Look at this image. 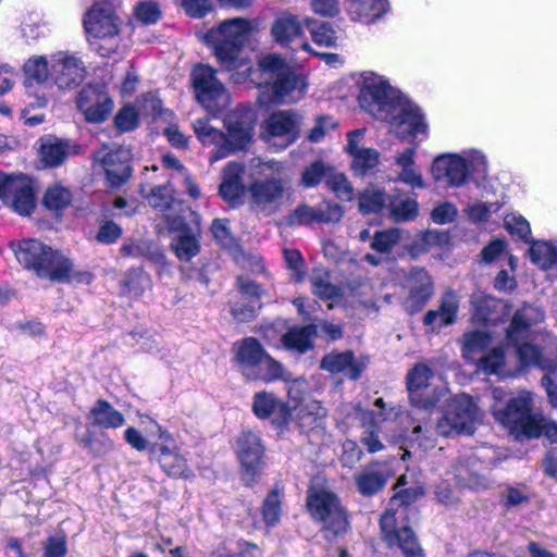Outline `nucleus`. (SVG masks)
I'll use <instances>...</instances> for the list:
<instances>
[{"mask_svg":"<svg viewBox=\"0 0 557 557\" xmlns=\"http://www.w3.org/2000/svg\"><path fill=\"white\" fill-rule=\"evenodd\" d=\"M0 199L20 215H30L36 208V185L23 173H0Z\"/></svg>","mask_w":557,"mask_h":557,"instance_id":"f3484780","label":"nucleus"},{"mask_svg":"<svg viewBox=\"0 0 557 557\" xmlns=\"http://www.w3.org/2000/svg\"><path fill=\"white\" fill-rule=\"evenodd\" d=\"M253 27L249 20L235 17L225 20L205 35V41L214 49L220 63L234 72L246 61L242 47L249 39Z\"/></svg>","mask_w":557,"mask_h":557,"instance_id":"423d86ee","label":"nucleus"},{"mask_svg":"<svg viewBox=\"0 0 557 557\" xmlns=\"http://www.w3.org/2000/svg\"><path fill=\"white\" fill-rule=\"evenodd\" d=\"M539 422L535 423V426L537 429V435H527L528 438H537L542 435L547 437V440L553 443L557 444V424L544 417L541 412L539 414Z\"/></svg>","mask_w":557,"mask_h":557,"instance_id":"338daca9","label":"nucleus"},{"mask_svg":"<svg viewBox=\"0 0 557 557\" xmlns=\"http://www.w3.org/2000/svg\"><path fill=\"white\" fill-rule=\"evenodd\" d=\"M84 28L90 48L98 54L109 57L116 51L120 23L110 4H94L84 16Z\"/></svg>","mask_w":557,"mask_h":557,"instance_id":"6e6552de","label":"nucleus"},{"mask_svg":"<svg viewBox=\"0 0 557 557\" xmlns=\"http://www.w3.org/2000/svg\"><path fill=\"white\" fill-rule=\"evenodd\" d=\"M391 215L396 222L414 220L419 213V206L416 199L400 197L389 200Z\"/></svg>","mask_w":557,"mask_h":557,"instance_id":"a18cd8bd","label":"nucleus"},{"mask_svg":"<svg viewBox=\"0 0 557 557\" xmlns=\"http://www.w3.org/2000/svg\"><path fill=\"white\" fill-rule=\"evenodd\" d=\"M79 146L69 139L47 136L39 140L38 156L47 168H57L66 159L79 153Z\"/></svg>","mask_w":557,"mask_h":557,"instance_id":"c85d7f7f","label":"nucleus"},{"mask_svg":"<svg viewBox=\"0 0 557 557\" xmlns=\"http://www.w3.org/2000/svg\"><path fill=\"white\" fill-rule=\"evenodd\" d=\"M310 281L313 294L321 299H335L339 296V289L336 285L332 284L327 271L321 269L314 270Z\"/></svg>","mask_w":557,"mask_h":557,"instance_id":"49530a36","label":"nucleus"},{"mask_svg":"<svg viewBox=\"0 0 557 557\" xmlns=\"http://www.w3.org/2000/svg\"><path fill=\"white\" fill-rule=\"evenodd\" d=\"M386 200L384 193L368 188L359 197V209L362 213H376L383 209Z\"/></svg>","mask_w":557,"mask_h":557,"instance_id":"5fc2aeb1","label":"nucleus"},{"mask_svg":"<svg viewBox=\"0 0 557 557\" xmlns=\"http://www.w3.org/2000/svg\"><path fill=\"white\" fill-rule=\"evenodd\" d=\"M456 480L462 487H468L473 491H481L487 488L491 483L483 475L479 474L475 469V462L472 458L459 461L456 473Z\"/></svg>","mask_w":557,"mask_h":557,"instance_id":"ea45409f","label":"nucleus"},{"mask_svg":"<svg viewBox=\"0 0 557 557\" xmlns=\"http://www.w3.org/2000/svg\"><path fill=\"white\" fill-rule=\"evenodd\" d=\"M305 25L309 29L314 44L324 47H335L338 36L337 33L325 22H318L306 17Z\"/></svg>","mask_w":557,"mask_h":557,"instance_id":"37998d69","label":"nucleus"},{"mask_svg":"<svg viewBox=\"0 0 557 557\" xmlns=\"http://www.w3.org/2000/svg\"><path fill=\"white\" fill-rule=\"evenodd\" d=\"M191 83L197 101L207 112L216 114L227 107L230 95L212 67L196 65L191 72Z\"/></svg>","mask_w":557,"mask_h":557,"instance_id":"4468645a","label":"nucleus"},{"mask_svg":"<svg viewBox=\"0 0 557 557\" xmlns=\"http://www.w3.org/2000/svg\"><path fill=\"white\" fill-rule=\"evenodd\" d=\"M393 442L417 443L418 446L423 450H428L435 446V441L430 432L429 426L426 424L422 425L420 422L413 425L410 434L400 433L397 436H393Z\"/></svg>","mask_w":557,"mask_h":557,"instance_id":"de8ad7c7","label":"nucleus"},{"mask_svg":"<svg viewBox=\"0 0 557 557\" xmlns=\"http://www.w3.org/2000/svg\"><path fill=\"white\" fill-rule=\"evenodd\" d=\"M189 214L193 216L189 224L185 222V215L172 216L171 213L166 215L165 228L173 234L171 248L182 261H189L200 251V226L197 215L193 212Z\"/></svg>","mask_w":557,"mask_h":557,"instance_id":"6ab92c4d","label":"nucleus"},{"mask_svg":"<svg viewBox=\"0 0 557 557\" xmlns=\"http://www.w3.org/2000/svg\"><path fill=\"white\" fill-rule=\"evenodd\" d=\"M459 301L453 290L446 292L441 300L438 310H430L424 317V323L432 329H441L455 322L458 313Z\"/></svg>","mask_w":557,"mask_h":557,"instance_id":"c9c22d12","label":"nucleus"},{"mask_svg":"<svg viewBox=\"0 0 557 557\" xmlns=\"http://www.w3.org/2000/svg\"><path fill=\"white\" fill-rule=\"evenodd\" d=\"M39 277L54 282L89 283L91 275L88 272H76L72 261L61 251L49 248L42 265L39 268Z\"/></svg>","mask_w":557,"mask_h":557,"instance_id":"5701e85b","label":"nucleus"},{"mask_svg":"<svg viewBox=\"0 0 557 557\" xmlns=\"http://www.w3.org/2000/svg\"><path fill=\"white\" fill-rule=\"evenodd\" d=\"M244 166L238 162H228L222 172L220 195L231 206L235 207L243 202L245 185L243 182Z\"/></svg>","mask_w":557,"mask_h":557,"instance_id":"473e14b6","label":"nucleus"},{"mask_svg":"<svg viewBox=\"0 0 557 557\" xmlns=\"http://www.w3.org/2000/svg\"><path fill=\"white\" fill-rule=\"evenodd\" d=\"M131 158V150L122 146H103L96 153V160L103 168L107 180L112 186H119L129 177Z\"/></svg>","mask_w":557,"mask_h":557,"instance_id":"4be33fe9","label":"nucleus"},{"mask_svg":"<svg viewBox=\"0 0 557 557\" xmlns=\"http://www.w3.org/2000/svg\"><path fill=\"white\" fill-rule=\"evenodd\" d=\"M487 169L486 156L481 150L467 149L435 157L431 175L437 184L457 188L465 186L474 176H484Z\"/></svg>","mask_w":557,"mask_h":557,"instance_id":"39448f33","label":"nucleus"},{"mask_svg":"<svg viewBox=\"0 0 557 557\" xmlns=\"http://www.w3.org/2000/svg\"><path fill=\"white\" fill-rule=\"evenodd\" d=\"M296 417L304 428H310L325 417V409L317 400L309 399L295 407Z\"/></svg>","mask_w":557,"mask_h":557,"instance_id":"09e8293b","label":"nucleus"},{"mask_svg":"<svg viewBox=\"0 0 557 557\" xmlns=\"http://www.w3.org/2000/svg\"><path fill=\"white\" fill-rule=\"evenodd\" d=\"M319 210L315 207H310L308 205L298 206L293 213L288 216V224H310L312 222H318Z\"/></svg>","mask_w":557,"mask_h":557,"instance_id":"052dcab7","label":"nucleus"},{"mask_svg":"<svg viewBox=\"0 0 557 557\" xmlns=\"http://www.w3.org/2000/svg\"><path fill=\"white\" fill-rule=\"evenodd\" d=\"M91 423L103 429H117L125 423L124 416L106 400H97L89 412Z\"/></svg>","mask_w":557,"mask_h":557,"instance_id":"58836bf2","label":"nucleus"},{"mask_svg":"<svg viewBox=\"0 0 557 557\" xmlns=\"http://www.w3.org/2000/svg\"><path fill=\"white\" fill-rule=\"evenodd\" d=\"M422 492L419 488L403 490L389 500L388 507L381 518V532L388 547H398L405 557H424L423 550L412 530L408 527L411 512L409 504L414 502Z\"/></svg>","mask_w":557,"mask_h":557,"instance_id":"20e7f679","label":"nucleus"},{"mask_svg":"<svg viewBox=\"0 0 557 557\" xmlns=\"http://www.w3.org/2000/svg\"><path fill=\"white\" fill-rule=\"evenodd\" d=\"M67 554L66 536L55 534L49 536L44 546V557H65Z\"/></svg>","mask_w":557,"mask_h":557,"instance_id":"e2e57ef3","label":"nucleus"},{"mask_svg":"<svg viewBox=\"0 0 557 557\" xmlns=\"http://www.w3.org/2000/svg\"><path fill=\"white\" fill-rule=\"evenodd\" d=\"M262 519L268 528L275 527L282 516V496L274 490L264 498L261 507Z\"/></svg>","mask_w":557,"mask_h":557,"instance_id":"8fccbe9b","label":"nucleus"},{"mask_svg":"<svg viewBox=\"0 0 557 557\" xmlns=\"http://www.w3.org/2000/svg\"><path fill=\"white\" fill-rule=\"evenodd\" d=\"M386 0H346V11L355 21L372 23L387 11Z\"/></svg>","mask_w":557,"mask_h":557,"instance_id":"e433bc0d","label":"nucleus"},{"mask_svg":"<svg viewBox=\"0 0 557 557\" xmlns=\"http://www.w3.org/2000/svg\"><path fill=\"white\" fill-rule=\"evenodd\" d=\"M492 343V335L485 330L468 332L463 336L462 357L476 364V370L484 374L510 375L511 371L506 369L504 348L487 350Z\"/></svg>","mask_w":557,"mask_h":557,"instance_id":"9d476101","label":"nucleus"},{"mask_svg":"<svg viewBox=\"0 0 557 557\" xmlns=\"http://www.w3.org/2000/svg\"><path fill=\"white\" fill-rule=\"evenodd\" d=\"M236 359L242 367L243 373L250 379L258 364L264 360L265 350L253 337H247L235 344Z\"/></svg>","mask_w":557,"mask_h":557,"instance_id":"72a5a7b5","label":"nucleus"},{"mask_svg":"<svg viewBox=\"0 0 557 557\" xmlns=\"http://www.w3.org/2000/svg\"><path fill=\"white\" fill-rule=\"evenodd\" d=\"M238 286L243 296L249 298V300L244 306L234 305L232 314L238 321H249L255 315L257 308L260 307L258 300L262 297V290L257 284L243 277L238 280Z\"/></svg>","mask_w":557,"mask_h":557,"instance_id":"4c0bfd02","label":"nucleus"},{"mask_svg":"<svg viewBox=\"0 0 557 557\" xmlns=\"http://www.w3.org/2000/svg\"><path fill=\"white\" fill-rule=\"evenodd\" d=\"M250 380H261L264 382L283 380L289 382L292 376L278 361L267 354L264 360L258 364L253 374L250 376Z\"/></svg>","mask_w":557,"mask_h":557,"instance_id":"79ce46f5","label":"nucleus"},{"mask_svg":"<svg viewBox=\"0 0 557 557\" xmlns=\"http://www.w3.org/2000/svg\"><path fill=\"white\" fill-rule=\"evenodd\" d=\"M71 191L60 184H54L49 187L44 197L45 206L50 210H61L67 207L71 202Z\"/></svg>","mask_w":557,"mask_h":557,"instance_id":"864d4df0","label":"nucleus"},{"mask_svg":"<svg viewBox=\"0 0 557 557\" xmlns=\"http://www.w3.org/2000/svg\"><path fill=\"white\" fill-rule=\"evenodd\" d=\"M432 370L425 364H417L407 376V387L410 403L417 409H429L440 401V396L433 394L430 387Z\"/></svg>","mask_w":557,"mask_h":557,"instance_id":"393cba45","label":"nucleus"},{"mask_svg":"<svg viewBox=\"0 0 557 557\" xmlns=\"http://www.w3.org/2000/svg\"><path fill=\"white\" fill-rule=\"evenodd\" d=\"M356 482L361 494L371 495L383 487L385 479L374 470H364L356 478Z\"/></svg>","mask_w":557,"mask_h":557,"instance_id":"6e6d98bb","label":"nucleus"},{"mask_svg":"<svg viewBox=\"0 0 557 557\" xmlns=\"http://www.w3.org/2000/svg\"><path fill=\"white\" fill-rule=\"evenodd\" d=\"M16 260L28 270H33L36 275L39 274V268L42 265L49 246L37 239H22L10 244Z\"/></svg>","mask_w":557,"mask_h":557,"instance_id":"2f4dec72","label":"nucleus"},{"mask_svg":"<svg viewBox=\"0 0 557 557\" xmlns=\"http://www.w3.org/2000/svg\"><path fill=\"white\" fill-rule=\"evenodd\" d=\"M265 447L260 435L251 430H244L235 442V453L242 468V478L246 485L255 484L263 468Z\"/></svg>","mask_w":557,"mask_h":557,"instance_id":"a211bd4d","label":"nucleus"},{"mask_svg":"<svg viewBox=\"0 0 557 557\" xmlns=\"http://www.w3.org/2000/svg\"><path fill=\"white\" fill-rule=\"evenodd\" d=\"M375 410H363L357 409V418L367 428L361 436V443L367 447L370 453H376L383 449L375 428L391 418L397 417L398 413L391 409L386 411L384 409V403L382 398H377L374 401Z\"/></svg>","mask_w":557,"mask_h":557,"instance_id":"a878e982","label":"nucleus"},{"mask_svg":"<svg viewBox=\"0 0 557 557\" xmlns=\"http://www.w3.org/2000/svg\"><path fill=\"white\" fill-rule=\"evenodd\" d=\"M368 366L366 357H355L351 351H332L321 360V368L331 373H343L345 376L357 380Z\"/></svg>","mask_w":557,"mask_h":557,"instance_id":"7c9ffc66","label":"nucleus"},{"mask_svg":"<svg viewBox=\"0 0 557 557\" xmlns=\"http://www.w3.org/2000/svg\"><path fill=\"white\" fill-rule=\"evenodd\" d=\"M271 35L283 47L314 53L310 44L302 40L305 30L300 20L292 13L283 12L276 16L271 26Z\"/></svg>","mask_w":557,"mask_h":557,"instance_id":"412c9836","label":"nucleus"},{"mask_svg":"<svg viewBox=\"0 0 557 557\" xmlns=\"http://www.w3.org/2000/svg\"><path fill=\"white\" fill-rule=\"evenodd\" d=\"M148 201L151 207L163 213L165 224L168 214L171 213L172 216H183L186 212H189L183 202L174 198L173 189L170 185L153 188L148 196Z\"/></svg>","mask_w":557,"mask_h":557,"instance_id":"f704fd0d","label":"nucleus"},{"mask_svg":"<svg viewBox=\"0 0 557 557\" xmlns=\"http://www.w3.org/2000/svg\"><path fill=\"white\" fill-rule=\"evenodd\" d=\"M495 419L517 436L537 435L539 411L533 410V395L521 391L504 408H494Z\"/></svg>","mask_w":557,"mask_h":557,"instance_id":"f8f14e48","label":"nucleus"},{"mask_svg":"<svg viewBox=\"0 0 557 557\" xmlns=\"http://www.w3.org/2000/svg\"><path fill=\"white\" fill-rule=\"evenodd\" d=\"M151 113L153 119L162 114V103L154 96H147L143 101L124 106L115 115V126L121 132H131L139 124L143 114Z\"/></svg>","mask_w":557,"mask_h":557,"instance_id":"cd10ccee","label":"nucleus"},{"mask_svg":"<svg viewBox=\"0 0 557 557\" xmlns=\"http://www.w3.org/2000/svg\"><path fill=\"white\" fill-rule=\"evenodd\" d=\"M193 129L202 145L214 146L209 159L211 163L244 148L251 138L250 126L246 123H233L232 117L227 121V134L212 126L209 119H197L193 123Z\"/></svg>","mask_w":557,"mask_h":557,"instance_id":"1a4fd4ad","label":"nucleus"},{"mask_svg":"<svg viewBox=\"0 0 557 557\" xmlns=\"http://www.w3.org/2000/svg\"><path fill=\"white\" fill-rule=\"evenodd\" d=\"M380 161V153L373 148H363L351 156V169L358 175H364L373 170Z\"/></svg>","mask_w":557,"mask_h":557,"instance_id":"603ef678","label":"nucleus"},{"mask_svg":"<svg viewBox=\"0 0 557 557\" xmlns=\"http://www.w3.org/2000/svg\"><path fill=\"white\" fill-rule=\"evenodd\" d=\"M311 516L323 523L327 539L342 535L348 530L346 512L337 497L326 490L311 488L307 498Z\"/></svg>","mask_w":557,"mask_h":557,"instance_id":"ddd939ff","label":"nucleus"},{"mask_svg":"<svg viewBox=\"0 0 557 557\" xmlns=\"http://www.w3.org/2000/svg\"><path fill=\"white\" fill-rule=\"evenodd\" d=\"M404 287L408 292L405 307L410 313L421 310L434 293L432 277L424 269L410 271L405 278Z\"/></svg>","mask_w":557,"mask_h":557,"instance_id":"bb28decb","label":"nucleus"},{"mask_svg":"<svg viewBox=\"0 0 557 557\" xmlns=\"http://www.w3.org/2000/svg\"><path fill=\"white\" fill-rule=\"evenodd\" d=\"M302 116L295 110H277L261 125V138L280 150L293 145L300 136Z\"/></svg>","mask_w":557,"mask_h":557,"instance_id":"dca6fc26","label":"nucleus"},{"mask_svg":"<svg viewBox=\"0 0 557 557\" xmlns=\"http://www.w3.org/2000/svg\"><path fill=\"white\" fill-rule=\"evenodd\" d=\"M237 84L252 83L258 87H270L272 96L269 99L277 103H294L306 95L307 84L297 75L285 59L276 53H268L260 58L258 69H252L248 59L240 69L232 74Z\"/></svg>","mask_w":557,"mask_h":557,"instance_id":"f03ea898","label":"nucleus"},{"mask_svg":"<svg viewBox=\"0 0 557 557\" xmlns=\"http://www.w3.org/2000/svg\"><path fill=\"white\" fill-rule=\"evenodd\" d=\"M314 335V325L295 326L283 335L282 343L286 349L304 354L312 347Z\"/></svg>","mask_w":557,"mask_h":557,"instance_id":"a19ab883","label":"nucleus"},{"mask_svg":"<svg viewBox=\"0 0 557 557\" xmlns=\"http://www.w3.org/2000/svg\"><path fill=\"white\" fill-rule=\"evenodd\" d=\"M114 103L101 86L88 85L77 96V108L90 123H101L112 113Z\"/></svg>","mask_w":557,"mask_h":557,"instance_id":"aec40b11","label":"nucleus"},{"mask_svg":"<svg viewBox=\"0 0 557 557\" xmlns=\"http://www.w3.org/2000/svg\"><path fill=\"white\" fill-rule=\"evenodd\" d=\"M336 125L337 123L331 116H320L315 125L310 129L308 139L312 143H319Z\"/></svg>","mask_w":557,"mask_h":557,"instance_id":"774afa93","label":"nucleus"},{"mask_svg":"<svg viewBox=\"0 0 557 557\" xmlns=\"http://www.w3.org/2000/svg\"><path fill=\"white\" fill-rule=\"evenodd\" d=\"M544 320V312L535 306L525 305L512 317L507 329V339L518 346L517 354L522 367L539 366L542 369L548 368L546 361L541 357L537 347L531 344L519 345L521 339L529 335V327Z\"/></svg>","mask_w":557,"mask_h":557,"instance_id":"9b49d317","label":"nucleus"},{"mask_svg":"<svg viewBox=\"0 0 557 557\" xmlns=\"http://www.w3.org/2000/svg\"><path fill=\"white\" fill-rule=\"evenodd\" d=\"M325 185L339 200L350 201L354 199V187L343 173L330 171L325 174Z\"/></svg>","mask_w":557,"mask_h":557,"instance_id":"3c124183","label":"nucleus"},{"mask_svg":"<svg viewBox=\"0 0 557 557\" xmlns=\"http://www.w3.org/2000/svg\"><path fill=\"white\" fill-rule=\"evenodd\" d=\"M255 174L263 180H256L249 187L252 205L267 214L276 212L284 199L285 181L283 178L284 165L276 160H251Z\"/></svg>","mask_w":557,"mask_h":557,"instance_id":"0eeeda50","label":"nucleus"},{"mask_svg":"<svg viewBox=\"0 0 557 557\" xmlns=\"http://www.w3.org/2000/svg\"><path fill=\"white\" fill-rule=\"evenodd\" d=\"M457 208L448 201L438 202L431 212V219L436 224H447L455 220Z\"/></svg>","mask_w":557,"mask_h":557,"instance_id":"0e129e2a","label":"nucleus"},{"mask_svg":"<svg viewBox=\"0 0 557 557\" xmlns=\"http://www.w3.org/2000/svg\"><path fill=\"white\" fill-rule=\"evenodd\" d=\"M480 422L479 410L468 395H458L450 399L442 419L436 424L438 434H472Z\"/></svg>","mask_w":557,"mask_h":557,"instance_id":"2eb2a0df","label":"nucleus"},{"mask_svg":"<svg viewBox=\"0 0 557 557\" xmlns=\"http://www.w3.org/2000/svg\"><path fill=\"white\" fill-rule=\"evenodd\" d=\"M506 230L520 239L528 240L531 235L530 224L525 218L517 213H509L504 219Z\"/></svg>","mask_w":557,"mask_h":557,"instance_id":"4d7b16f0","label":"nucleus"},{"mask_svg":"<svg viewBox=\"0 0 557 557\" xmlns=\"http://www.w3.org/2000/svg\"><path fill=\"white\" fill-rule=\"evenodd\" d=\"M399 240L400 231L398 228H389L375 233L371 247L379 252H389Z\"/></svg>","mask_w":557,"mask_h":557,"instance_id":"13d9d810","label":"nucleus"},{"mask_svg":"<svg viewBox=\"0 0 557 557\" xmlns=\"http://www.w3.org/2000/svg\"><path fill=\"white\" fill-rule=\"evenodd\" d=\"M157 435L162 440L158 461L162 470L173 478H188L191 473L186 457L180 451L170 435L158 423L152 422Z\"/></svg>","mask_w":557,"mask_h":557,"instance_id":"b1692460","label":"nucleus"},{"mask_svg":"<svg viewBox=\"0 0 557 557\" xmlns=\"http://www.w3.org/2000/svg\"><path fill=\"white\" fill-rule=\"evenodd\" d=\"M446 234L440 231H426L419 234L409 246L412 257H418L446 242Z\"/></svg>","mask_w":557,"mask_h":557,"instance_id":"c03bdc74","label":"nucleus"},{"mask_svg":"<svg viewBox=\"0 0 557 557\" xmlns=\"http://www.w3.org/2000/svg\"><path fill=\"white\" fill-rule=\"evenodd\" d=\"M319 210L318 223L338 222L344 214L343 208L333 201H323L317 206Z\"/></svg>","mask_w":557,"mask_h":557,"instance_id":"680f3d73","label":"nucleus"},{"mask_svg":"<svg viewBox=\"0 0 557 557\" xmlns=\"http://www.w3.org/2000/svg\"><path fill=\"white\" fill-rule=\"evenodd\" d=\"M329 172L325 171V168L322 162H313L304 170L301 183L306 187H314L321 182L323 176L325 177V174Z\"/></svg>","mask_w":557,"mask_h":557,"instance_id":"69168bd1","label":"nucleus"},{"mask_svg":"<svg viewBox=\"0 0 557 557\" xmlns=\"http://www.w3.org/2000/svg\"><path fill=\"white\" fill-rule=\"evenodd\" d=\"M505 308L506 305L502 301L492 298L484 299V306L475 307L474 319L483 322L485 325L493 324L497 318L494 317L492 311H503Z\"/></svg>","mask_w":557,"mask_h":557,"instance_id":"bf43d9fd","label":"nucleus"},{"mask_svg":"<svg viewBox=\"0 0 557 557\" xmlns=\"http://www.w3.org/2000/svg\"><path fill=\"white\" fill-rule=\"evenodd\" d=\"M252 411L259 419L273 418L278 428L287 425L292 418L288 406L268 392H259L253 396Z\"/></svg>","mask_w":557,"mask_h":557,"instance_id":"c756f323","label":"nucleus"},{"mask_svg":"<svg viewBox=\"0 0 557 557\" xmlns=\"http://www.w3.org/2000/svg\"><path fill=\"white\" fill-rule=\"evenodd\" d=\"M352 79L360 108L374 119L386 122L396 137L411 143L428 138L429 125L421 109L401 97L384 76L362 71L354 74Z\"/></svg>","mask_w":557,"mask_h":557,"instance_id":"f257e3e1","label":"nucleus"},{"mask_svg":"<svg viewBox=\"0 0 557 557\" xmlns=\"http://www.w3.org/2000/svg\"><path fill=\"white\" fill-rule=\"evenodd\" d=\"M28 81L53 85L60 90H73L87 77V66L77 52L58 50L48 55H33L24 64Z\"/></svg>","mask_w":557,"mask_h":557,"instance_id":"7ed1b4c3","label":"nucleus"}]
</instances>
